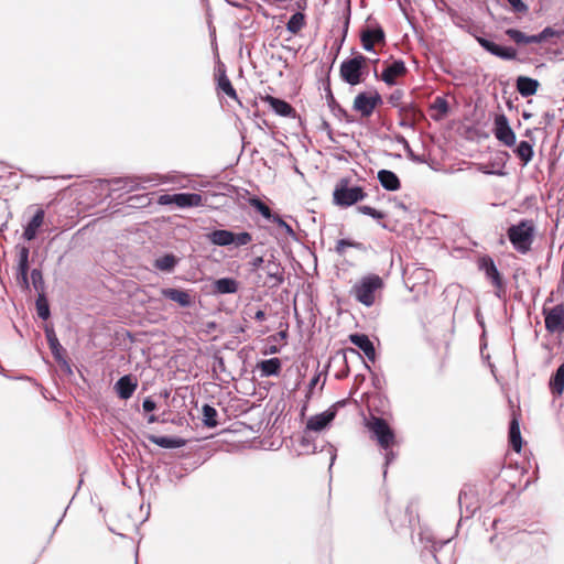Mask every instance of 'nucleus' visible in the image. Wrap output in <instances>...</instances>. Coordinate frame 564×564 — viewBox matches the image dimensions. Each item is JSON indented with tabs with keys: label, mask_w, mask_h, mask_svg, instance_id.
<instances>
[{
	"label": "nucleus",
	"mask_w": 564,
	"mask_h": 564,
	"mask_svg": "<svg viewBox=\"0 0 564 564\" xmlns=\"http://www.w3.org/2000/svg\"><path fill=\"white\" fill-rule=\"evenodd\" d=\"M383 288V279L378 274L370 273L352 285L351 294L357 302L370 307L376 303L377 295L381 293Z\"/></svg>",
	"instance_id": "f257e3e1"
},
{
	"label": "nucleus",
	"mask_w": 564,
	"mask_h": 564,
	"mask_svg": "<svg viewBox=\"0 0 564 564\" xmlns=\"http://www.w3.org/2000/svg\"><path fill=\"white\" fill-rule=\"evenodd\" d=\"M366 426L372 434V438L377 441L378 445L384 449L386 463L389 464L393 460L394 454L392 447L397 444L395 434L389 426L388 422L379 416H371Z\"/></svg>",
	"instance_id": "f03ea898"
},
{
	"label": "nucleus",
	"mask_w": 564,
	"mask_h": 564,
	"mask_svg": "<svg viewBox=\"0 0 564 564\" xmlns=\"http://www.w3.org/2000/svg\"><path fill=\"white\" fill-rule=\"evenodd\" d=\"M367 63L368 58L360 53L344 61L339 68L341 79L351 86L361 84L368 75Z\"/></svg>",
	"instance_id": "7ed1b4c3"
},
{
	"label": "nucleus",
	"mask_w": 564,
	"mask_h": 564,
	"mask_svg": "<svg viewBox=\"0 0 564 564\" xmlns=\"http://www.w3.org/2000/svg\"><path fill=\"white\" fill-rule=\"evenodd\" d=\"M508 238L513 248L520 253H528L534 239V226L531 220H521L507 230Z\"/></svg>",
	"instance_id": "20e7f679"
},
{
	"label": "nucleus",
	"mask_w": 564,
	"mask_h": 564,
	"mask_svg": "<svg viewBox=\"0 0 564 564\" xmlns=\"http://www.w3.org/2000/svg\"><path fill=\"white\" fill-rule=\"evenodd\" d=\"M367 197V193L361 186H351L350 180L340 178L333 192V202L340 207H349Z\"/></svg>",
	"instance_id": "39448f33"
},
{
	"label": "nucleus",
	"mask_w": 564,
	"mask_h": 564,
	"mask_svg": "<svg viewBox=\"0 0 564 564\" xmlns=\"http://www.w3.org/2000/svg\"><path fill=\"white\" fill-rule=\"evenodd\" d=\"M381 104L382 98L377 90L362 91L355 97L352 109L361 117L369 118Z\"/></svg>",
	"instance_id": "423d86ee"
},
{
	"label": "nucleus",
	"mask_w": 564,
	"mask_h": 564,
	"mask_svg": "<svg viewBox=\"0 0 564 564\" xmlns=\"http://www.w3.org/2000/svg\"><path fill=\"white\" fill-rule=\"evenodd\" d=\"M545 329L551 333H564V303L551 308L543 307Z\"/></svg>",
	"instance_id": "0eeeda50"
},
{
	"label": "nucleus",
	"mask_w": 564,
	"mask_h": 564,
	"mask_svg": "<svg viewBox=\"0 0 564 564\" xmlns=\"http://www.w3.org/2000/svg\"><path fill=\"white\" fill-rule=\"evenodd\" d=\"M492 132L496 139L506 147H513L516 144V133L505 113L496 115Z\"/></svg>",
	"instance_id": "6e6552de"
},
{
	"label": "nucleus",
	"mask_w": 564,
	"mask_h": 564,
	"mask_svg": "<svg viewBox=\"0 0 564 564\" xmlns=\"http://www.w3.org/2000/svg\"><path fill=\"white\" fill-rule=\"evenodd\" d=\"M360 42L366 51L371 52L376 45L386 44V33L379 25L364 29L360 33Z\"/></svg>",
	"instance_id": "1a4fd4ad"
},
{
	"label": "nucleus",
	"mask_w": 564,
	"mask_h": 564,
	"mask_svg": "<svg viewBox=\"0 0 564 564\" xmlns=\"http://www.w3.org/2000/svg\"><path fill=\"white\" fill-rule=\"evenodd\" d=\"M479 268L485 271L486 276L491 281L498 291L505 290V283L500 272L498 271L494 260L486 256L479 260Z\"/></svg>",
	"instance_id": "9d476101"
},
{
	"label": "nucleus",
	"mask_w": 564,
	"mask_h": 564,
	"mask_svg": "<svg viewBox=\"0 0 564 564\" xmlns=\"http://www.w3.org/2000/svg\"><path fill=\"white\" fill-rule=\"evenodd\" d=\"M477 42L487 52L502 59H514L517 57V51L512 47L500 46L485 37H477Z\"/></svg>",
	"instance_id": "9b49d317"
},
{
	"label": "nucleus",
	"mask_w": 564,
	"mask_h": 564,
	"mask_svg": "<svg viewBox=\"0 0 564 564\" xmlns=\"http://www.w3.org/2000/svg\"><path fill=\"white\" fill-rule=\"evenodd\" d=\"M336 413V405H333L325 412L312 416L306 423V429L314 432L322 431L335 419Z\"/></svg>",
	"instance_id": "f8f14e48"
},
{
	"label": "nucleus",
	"mask_w": 564,
	"mask_h": 564,
	"mask_svg": "<svg viewBox=\"0 0 564 564\" xmlns=\"http://www.w3.org/2000/svg\"><path fill=\"white\" fill-rule=\"evenodd\" d=\"M408 69L403 61H394L381 74V79L388 85H394L399 77H403Z\"/></svg>",
	"instance_id": "ddd939ff"
},
{
	"label": "nucleus",
	"mask_w": 564,
	"mask_h": 564,
	"mask_svg": "<svg viewBox=\"0 0 564 564\" xmlns=\"http://www.w3.org/2000/svg\"><path fill=\"white\" fill-rule=\"evenodd\" d=\"M206 204V198L197 193H180L176 194L174 205L180 208L198 207Z\"/></svg>",
	"instance_id": "4468645a"
},
{
	"label": "nucleus",
	"mask_w": 564,
	"mask_h": 564,
	"mask_svg": "<svg viewBox=\"0 0 564 564\" xmlns=\"http://www.w3.org/2000/svg\"><path fill=\"white\" fill-rule=\"evenodd\" d=\"M261 100L270 105L275 113L282 117H293L295 113L294 108L285 100L275 98L271 95L261 96Z\"/></svg>",
	"instance_id": "2eb2a0df"
},
{
	"label": "nucleus",
	"mask_w": 564,
	"mask_h": 564,
	"mask_svg": "<svg viewBox=\"0 0 564 564\" xmlns=\"http://www.w3.org/2000/svg\"><path fill=\"white\" fill-rule=\"evenodd\" d=\"M216 79H217V90L224 93L229 98L241 104L238 98L236 89L234 88L230 79L228 78V76L226 74L225 68H218L217 73H216Z\"/></svg>",
	"instance_id": "dca6fc26"
},
{
	"label": "nucleus",
	"mask_w": 564,
	"mask_h": 564,
	"mask_svg": "<svg viewBox=\"0 0 564 564\" xmlns=\"http://www.w3.org/2000/svg\"><path fill=\"white\" fill-rule=\"evenodd\" d=\"M161 294L173 301L176 302L182 307H187L192 304L191 295L187 291L180 290V289H173V288H166L161 290Z\"/></svg>",
	"instance_id": "f3484780"
},
{
	"label": "nucleus",
	"mask_w": 564,
	"mask_h": 564,
	"mask_svg": "<svg viewBox=\"0 0 564 564\" xmlns=\"http://www.w3.org/2000/svg\"><path fill=\"white\" fill-rule=\"evenodd\" d=\"M262 270L265 272L269 282H271L273 286L283 282V268L275 260H267Z\"/></svg>",
	"instance_id": "a211bd4d"
},
{
	"label": "nucleus",
	"mask_w": 564,
	"mask_h": 564,
	"mask_svg": "<svg viewBox=\"0 0 564 564\" xmlns=\"http://www.w3.org/2000/svg\"><path fill=\"white\" fill-rule=\"evenodd\" d=\"M349 340L351 344L357 346L359 349L364 351V354L369 358L373 359L376 356L375 347L369 337L365 334H351L349 336Z\"/></svg>",
	"instance_id": "6ab92c4d"
},
{
	"label": "nucleus",
	"mask_w": 564,
	"mask_h": 564,
	"mask_svg": "<svg viewBox=\"0 0 564 564\" xmlns=\"http://www.w3.org/2000/svg\"><path fill=\"white\" fill-rule=\"evenodd\" d=\"M378 180L381 186L387 191H398L401 187V182L395 173L389 170H380L378 172Z\"/></svg>",
	"instance_id": "aec40b11"
},
{
	"label": "nucleus",
	"mask_w": 564,
	"mask_h": 564,
	"mask_svg": "<svg viewBox=\"0 0 564 564\" xmlns=\"http://www.w3.org/2000/svg\"><path fill=\"white\" fill-rule=\"evenodd\" d=\"M540 84L536 79L519 76L517 79V90L523 97H530L536 94Z\"/></svg>",
	"instance_id": "412c9836"
},
{
	"label": "nucleus",
	"mask_w": 564,
	"mask_h": 564,
	"mask_svg": "<svg viewBox=\"0 0 564 564\" xmlns=\"http://www.w3.org/2000/svg\"><path fill=\"white\" fill-rule=\"evenodd\" d=\"M44 216H45V213L43 209L36 210L35 215L32 217V219L29 221V224L26 225V227L24 229L23 237L26 240L31 241L36 237L39 228L44 223Z\"/></svg>",
	"instance_id": "4be33fe9"
},
{
	"label": "nucleus",
	"mask_w": 564,
	"mask_h": 564,
	"mask_svg": "<svg viewBox=\"0 0 564 564\" xmlns=\"http://www.w3.org/2000/svg\"><path fill=\"white\" fill-rule=\"evenodd\" d=\"M281 360L276 357L262 360L257 364V368L261 372V377L278 376L281 371Z\"/></svg>",
	"instance_id": "5701e85b"
},
{
	"label": "nucleus",
	"mask_w": 564,
	"mask_h": 564,
	"mask_svg": "<svg viewBox=\"0 0 564 564\" xmlns=\"http://www.w3.org/2000/svg\"><path fill=\"white\" fill-rule=\"evenodd\" d=\"M117 393L121 399H129L137 389V383L132 381L130 376L121 377L116 383Z\"/></svg>",
	"instance_id": "b1692460"
},
{
	"label": "nucleus",
	"mask_w": 564,
	"mask_h": 564,
	"mask_svg": "<svg viewBox=\"0 0 564 564\" xmlns=\"http://www.w3.org/2000/svg\"><path fill=\"white\" fill-rule=\"evenodd\" d=\"M208 240L216 246H229L234 243V232L226 229H216L208 235Z\"/></svg>",
	"instance_id": "393cba45"
},
{
	"label": "nucleus",
	"mask_w": 564,
	"mask_h": 564,
	"mask_svg": "<svg viewBox=\"0 0 564 564\" xmlns=\"http://www.w3.org/2000/svg\"><path fill=\"white\" fill-rule=\"evenodd\" d=\"M149 441L163 448H178L185 445V440L180 437H167L150 435Z\"/></svg>",
	"instance_id": "a878e982"
},
{
	"label": "nucleus",
	"mask_w": 564,
	"mask_h": 564,
	"mask_svg": "<svg viewBox=\"0 0 564 564\" xmlns=\"http://www.w3.org/2000/svg\"><path fill=\"white\" fill-rule=\"evenodd\" d=\"M509 442H510L512 449L517 453H520V451L522 448V438H521L520 425H519L517 417H513L512 421L510 422Z\"/></svg>",
	"instance_id": "bb28decb"
},
{
	"label": "nucleus",
	"mask_w": 564,
	"mask_h": 564,
	"mask_svg": "<svg viewBox=\"0 0 564 564\" xmlns=\"http://www.w3.org/2000/svg\"><path fill=\"white\" fill-rule=\"evenodd\" d=\"M178 259L172 254L166 253L154 261V268L163 271V272H171L174 270L175 265L177 264Z\"/></svg>",
	"instance_id": "cd10ccee"
},
{
	"label": "nucleus",
	"mask_w": 564,
	"mask_h": 564,
	"mask_svg": "<svg viewBox=\"0 0 564 564\" xmlns=\"http://www.w3.org/2000/svg\"><path fill=\"white\" fill-rule=\"evenodd\" d=\"M306 25V17L302 12L294 13L286 23V30L293 34H299L302 29Z\"/></svg>",
	"instance_id": "c85d7f7f"
},
{
	"label": "nucleus",
	"mask_w": 564,
	"mask_h": 564,
	"mask_svg": "<svg viewBox=\"0 0 564 564\" xmlns=\"http://www.w3.org/2000/svg\"><path fill=\"white\" fill-rule=\"evenodd\" d=\"M431 279V271L425 268H415L413 269L408 280L412 282V289L415 288L417 284H426Z\"/></svg>",
	"instance_id": "c756f323"
},
{
	"label": "nucleus",
	"mask_w": 564,
	"mask_h": 564,
	"mask_svg": "<svg viewBox=\"0 0 564 564\" xmlns=\"http://www.w3.org/2000/svg\"><path fill=\"white\" fill-rule=\"evenodd\" d=\"M550 388L553 394L561 395L564 391V362L551 378Z\"/></svg>",
	"instance_id": "7c9ffc66"
},
{
	"label": "nucleus",
	"mask_w": 564,
	"mask_h": 564,
	"mask_svg": "<svg viewBox=\"0 0 564 564\" xmlns=\"http://www.w3.org/2000/svg\"><path fill=\"white\" fill-rule=\"evenodd\" d=\"M215 290L221 294L236 293L238 291V283L231 278H223L215 282Z\"/></svg>",
	"instance_id": "2f4dec72"
},
{
	"label": "nucleus",
	"mask_w": 564,
	"mask_h": 564,
	"mask_svg": "<svg viewBox=\"0 0 564 564\" xmlns=\"http://www.w3.org/2000/svg\"><path fill=\"white\" fill-rule=\"evenodd\" d=\"M517 156L527 165L533 158V148L528 141H521L514 150Z\"/></svg>",
	"instance_id": "473e14b6"
},
{
	"label": "nucleus",
	"mask_w": 564,
	"mask_h": 564,
	"mask_svg": "<svg viewBox=\"0 0 564 564\" xmlns=\"http://www.w3.org/2000/svg\"><path fill=\"white\" fill-rule=\"evenodd\" d=\"M506 34L517 44H532L538 39H534L533 35H525L523 32L517 29H508L506 30Z\"/></svg>",
	"instance_id": "72a5a7b5"
},
{
	"label": "nucleus",
	"mask_w": 564,
	"mask_h": 564,
	"mask_svg": "<svg viewBox=\"0 0 564 564\" xmlns=\"http://www.w3.org/2000/svg\"><path fill=\"white\" fill-rule=\"evenodd\" d=\"M19 258V272L23 279V282L28 285L29 248L22 247Z\"/></svg>",
	"instance_id": "f704fd0d"
},
{
	"label": "nucleus",
	"mask_w": 564,
	"mask_h": 564,
	"mask_svg": "<svg viewBox=\"0 0 564 564\" xmlns=\"http://www.w3.org/2000/svg\"><path fill=\"white\" fill-rule=\"evenodd\" d=\"M346 248H356L358 250L365 251L366 247L361 242L348 240V239H339L335 246V251L339 256H344Z\"/></svg>",
	"instance_id": "c9c22d12"
},
{
	"label": "nucleus",
	"mask_w": 564,
	"mask_h": 564,
	"mask_svg": "<svg viewBox=\"0 0 564 564\" xmlns=\"http://www.w3.org/2000/svg\"><path fill=\"white\" fill-rule=\"evenodd\" d=\"M250 206H252L258 213H260L265 219H270L273 215L270 207L264 204L260 198L253 196L248 199Z\"/></svg>",
	"instance_id": "e433bc0d"
},
{
	"label": "nucleus",
	"mask_w": 564,
	"mask_h": 564,
	"mask_svg": "<svg viewBox=\"0 0 564 564\" xmlns=\"http://www.w3.org/2000/svg\"><path fill=\"white\" fill-rule=\"evenodd\" d=\"M203 412V421L204 424L208 427H215L217 426L218 422L216 420L217 417V411L212 405L205 404L202 409Z\"/></svg>",
	"instance_id": "4c0bfd02"
},
{
	"label": "nucleus",
	"mask_w": 564,
	"mask_h": 564,
	"mask_svg": "<svg viewBox=\"0 0 564 564\" xmlns=\"http://www.w3.org/2000/svg\"><path fill=\"white\" fill-rule=\"evenodd\" d=\"M36 312L39 317L42 319H47L50 317L48 303L43 294H40L36 300Z\"/></svg>",
	"instance_id": "58836bf2"
},
{
	"label": "nucleus",
	"mask_w": 564,
	"mask_h": 564,
	"mask_svg": "<svg viewBox=\"0 0 564 564\" xmlns=\"http://www.w3.org/2000/svg\"><path fill=\"white\" fill-rule=\"evenodd\" d=\"M357 210L359 213H361V214L368 215V216H370V217H372L375 219H378V220L383 219L386 217L384 213H382L380 210H377V209H375V208H372L370 206H366V205L358 206Z\"/></svg>",
	"instance_id": "ea45409f"
},
{
	"label": "nucleus",
	"mask_w": 564,
	"mask_h": 564,
	"mask_svg": "<svg viewBox=\"0 0 564 564\" xmlns=\"http://www.w3.org/2000/svg\"><path fill=\"white\" fill-rule=\"evenodd\" d=\"M252 241V236L247 232V231H243V232H239V234H235L234 232V243L236 246H246L248 243H250Z\"/></svg>",
	"instance_id": "a19ab883"
},
{
	"label": "nucleus",
	"mask_w": 564,
	"mask_h": 564,
	"mask_svg": "<svg viewBox=\"0 0 564 564\" xmlns=\"http://www.w3.org/2000/svg\"><path fill=\"white\" fill-rule=\"evenodd\" d=\"M269 220L274 223L278 227L284 229L286 234H294L292 227L285 220H283L278 214H273Z\"/></svg>",
	"instance_id": "79ce46f5"
},
{
	"label": "nucleus",
	"mask_w": 564,
	"mask_h": 564,
	"mask_svg": "<svg viewBox=\"0 0 564 564\" xmlns=\"http://www.w3.org/2000/svg\"><path fill=\"white\" fill-rule=\"evenodd\" d=\"M402 98H403V91L400 89L394 90L389 97L388 102L392 107H401L402 105Z\"/></svg>",
	"instance_id": "37998d69"
},
{
	"label": "nucleus",
	"mask_w": 564,
	"mask_h": 564,
	"mask_svg": "<svg viewBox=\"0 0 564 564\" xmlns=\"http://www.w3.org/2000/svg\"><path fill=\"white\" fill-rule=\"evenodd\" d=\"M31 278H32V282H33V285H34L35 290H37V291L42 290V288H43V278H42L41 271L37 270V269L32 270Z\"/></svg>",
	"instance_id": "c03bdc74"
},
{
	"label": "nucleus",
	"mask_w": 564,
	"mask_h": 564,
	"mask_svg": "<svg viewBox=\"0 0 564 564\" xmlns=\"http://www.w3.org/2000/svg\"><path fill=\"white\" fill-rule=\"evenodd\" d=\"M555 35V31L551 28H545L541 33L533 35L536 40L534 43H542L551 36Z\"/></svg>",
	"instance_id": "a18cd8bd"
},
{
	"label": "nucleus",
	"mask_w": 564,
	"mask_h": 564,
	"mask_svg": "<svg viewBox=\"0 0 564 564\" xmlns=\"http://www.w3.org/2000/svg\"><path fill=\"white\" fill-rule=\"evenodd\" d=\"M267 261L263 257H256L252 261L249 262L250 271L257 272L259 269H263V265Z\"/></svg>",
	"instance_id": "49530a36"
},
{
	"label": "nucleus",
	"mask_w": 564,
	"mask_h": 564,
	"mask_svg": "<svg viewBox=\"0 0 564 564\" xmlns=\"http://www.w3.org/2000/svg\"><path fill=\"white\" fill-rule=\"evenodd\" d=\"M175 197H176V194L160 195L158 198V204L159 205H172V204H174Z\"/></svg>",
	"instance_id": "de8ad7c7"
},
{
	"label": "nucleus",
	"mask_w": 564,
	"mask_h": 564,
	"mask_svg": "<svg viewBox=\"0 0 564 564\" xmlns=\"http://www.w3.org/2000/svg\"><path fill=\"white\" fill-rule=\"evenodd\" d=\"M512 9L517 12H525L528 7L524 4L522 0H507Z\"/></svg>",
	"instance_id": "09e8293b"
},
{
	"label": "nucleus",
	"mask_w": 564,
	"mask_h": 564,
	"mask_svg": "<svg viewBox=\"0 0 564 564\" xmlns=\"http://www.w3.org/2000/svg\"><path fill=\"white\" fill-rule=\"evenodd\" d=\"M142 408L145 412H152L153 410H155L156 404L153 400L148 398L143 401Z\"/></svg>",
	"instance_id": "8fccbe9b"
},
{
	"label": "nucleus",
	"mask_w": 564,
	"mask_h": 564,
	"mask_svg": "<svg viewBox=\"0 0 564 564\" xmlns=\"http://www.w3.org/2000/svg\"><path fill=\"white\" fill-rule=\"evenodd\" d=\"M319 378H321V375H319V373L315 375V376L312 378V380H311V382H310V386H308V392H307V394H306V398H307V399H310V398H311V394H312V392H313V389H314V388H315V386L318 383Z\"/></svg>",
	"instance_id": "3c124183"
},
{
	"label": "nucleus",
	"mask_w": 564,
	"mask_h": 564,
	"mask_svg": "<svg viewBox=\"0 0 564 564\" xmlns=\"http://www.w3.org/2000/svg\"><path fill=\"white\" fill-rule=\"evenodd\" d=\"M253 318L259 322H263L267 318V315H265L264 311L258 310V311H256Z\"/></svg>",
	"instance_id": "603ef678"
},
{
	"label": "nucleus",
	"mask_w": 564,
	"mask_h": 564,
	"mask_svg": "<svg viewBox=\"0 0 564 564\" xmlns=\"http://www.w3.org/2000/svg\"><path fill=\"white\" fill-rule=\"evenodd\" d=\"M295 7L299 10L304 11L307 8V0H296Z\"/></svg>",
	"instance_id": "864d4df0"
},
{
	"label": "nucleus",
	"mask_w": 564,
	"mask_h": 564,
	"mask_svg": "<svg viewBox=\"0 0 564 564\" xmlns=\"http://www.w3.org/2000/svg\"><path fill=\"white\" fill-rule=\"evenodd\" d=\"M436 104H437V107L442 110V111H446L447 110V102L442 99V98H437L436 99Z\"/></svg>",
	"instance_id": "5fc2aeb1"
},
{
	"label": "nucleus",
	"mask_w": 564,
	"mask_h": 564,
	"mask_svg": "<svg viewBox=\"0 0 564 564\" xmlns=\"http://www.w3.org/2000/svg\"><path fill=\"white\" fill-rule=\"evenodd\" d=\"M47 338H48L50 346H51L52 350H54L55 347L58 346L57 339L55 337H52L50 334H47Z\"/></svg>",
	"instance_id": "6e6d98bb"
},
{
	"label": "nucleus",
	"mask_w": 564,
	"mask_h": 564,
	"mask_svg": "<svg viewBox=\"0 0 564 564\" xmlns=\"http://www.w3.org/2000/svg\"><path fill=\"white\" fill-rule=\"evenodd\" d=\"M562 284H564V261H563V264H562V273H561V281L557 285V290L561 289Z\"/></svg>",
	"instance_id": "4d7b16f0"
},
{
	"label": "nucleus",
	"mask_w": 564,
	"mask_h": 564,
	"mask_svg": "<svg viewBox=\"0 0 564 564\" xmlns=\"http://www.w3.org/2000/svg\"><path fill=\"white\" fill-rule=\"evenodd\" d=\"M156 421H158V417L155 415H150L149 419H148L149 423H154Z\"/></svg>",
	"instance_id": "13d9d810"
},
{
	"label": "nucleus",
	"mask_w": 564,
	"mask_h": 564,
	"mask_svg": "<svg viewBox=\"0 0 564 564\" xmlns=\"http://www.w3.org/2000/svg\"><path fill=\"white\" fill-rule=\"evenodd\" d=\"M270 352H271V354H275V352H278V348H276L275 346H272V347L270 348Z\"/></svg>",
	"instance_id": "bf43d9fd"
},
{
	"label": "nucleus",
	"mask_w": 564,
	"mask_h": 564,
	"mask_svg": "<svg viewBox=\"0 0 564 564\" xmlns=\"http://www.w3.org/2000/svg\"><path fill=\"white\" fill-rule=\"evenodd\" d=\"M282 338H285L286 337V332H280L279 334Z\"/></svg>",
	"instance_id": "052dcab7"
},
{
	"label": "nucleus",
	"mask_w": 564,
	"mask_h": 564,
	"mask_svg": "<svg viewBox=\"0 0 564 564\" xmlns=\"http://www.w3.org/2000/svg\"><path fill=\"white\" fill-rule=\"evenodd\" d=\"M349 351H351L352 354H358V351L354 348H350Z\"/></svg>",
	"instance_id": "680f3d73"
},
{
	"label": "nucleus",
	"mask_w": 564,
	"mask_h": 564,
	"mask_svg": "<svg viewBox=\"0 0 564 564\" xmlns=\"http://www.w3.org/2000/svg\"><path fill=\"white\" fill-rule=\"evenodd\" d=\"M402 141L408 145V140H405V138H402Z\"/></svg>",
	"instance_id": "e2e57ef3"
},
{
	"label": "nucleus",
	"mask_w": 564,
	"mask_h": 564,
	"mask_svg": "<svg viewBox=\"0 0 564 564\" xmlns=\"http://www.w3.org/2000/svg\"><path fill=\"white\" fill-rule=\"evenodd\" d=\"M402 141L408 145V140H405V138H402Z\"/></svg>",
	"instance_id": "0e129e2a"
}]
</instances>
